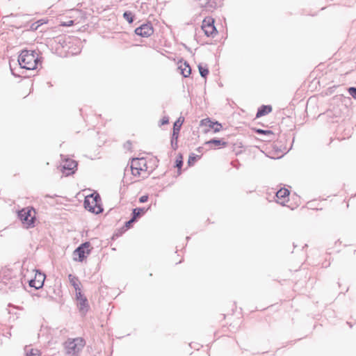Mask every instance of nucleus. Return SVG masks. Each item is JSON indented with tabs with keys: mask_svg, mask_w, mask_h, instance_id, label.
<instances>
[{
	"mask_svg": "<svg viewBox=\"0 0 356 356\" xmlns=\"http://www.w3.org/2000/svg\"><path fill=\"white\" fill-rule=\"evenodd\" d=\"M77 163L74 160L67 159L62 165V171L63 173H65L66 175H70L74 172Z\"/></svg>",
	"mask_w": 356,
	"mask_h": 356,
	"instance_id": "11",
	"label": "nucleus"
},
{
	"mask_svg": "<svg viewBox=\"0 0 356 356\" xmlns=\"http://www.w3.org/2000/svg\"><path fill=\"white\" fill-rule=\"evenodd\" d=\"M314 102H315V98H309V101H308V104H311V103H313Z\"/></svg>",
	"mask_w": 356,
	"mask_h": 356,
	"instance_id": "37",
	"label": "nucleus"
},
{
	"mask_svg": "<svg viewBox=\"0 0 356 356\" xmlns=\"http://www.w3.org/2000/svg\"><path fill=\"white\" fill-rule=\"evenodd\" d=\"M77 306L79 309L80 312L82 314H86V313L88 311L89 309V305L87 298H84L79 300H77Z\"/></svg>",
	"mask_w": 356,
	"mask_h": 356,
	"instance_id": "15",
	"label": "nucleus"
},
{
	"mask_svg": "<svg viewBox=\"0 0 356 356\" xmlns=\"http://www.w3.org/2000/svg\"><path fill=\"white\" fill-rule=\"evenodd\" d=\"M18 63L20 69L29 70H35L39 63H41L38 53L33 50L24 49L18 57Z\"/></svg>",
	"mask_w": 356,
	"mask_h": 356,
	"instance_id": "1",
	"label": "nucleus"
},
{
	"mask_svg": "<svg viewBox=\"0 0 356 356\" xmlns=\"http://www.w3.org/2000/svg\"><path fill=\"white\" fill-rule=\"evenodd\" d=\"M86 345L85 340L81 337L68 339L64 343L66 356H79Z\"/></svg>",
	"mask_w": 356,
	"mask_h": 356,
	"instance_id": "2",
	"label": "nucleus"
},
{
	"mask_svg": "<svg viewBox=\"0 0 356 356\" xmlns=\"http://www.w3.org/2000/svg\"><path fill=\"white\" fill-rule=\"evenodd\" d=\"M289 193L290 192L288 189L281 188L277 191L276 196L278 199L283 200V202H282L283 203L285 202L286 198L289 195Z\"/></svg>",
	"mask_w": 356,
	"mask_h": 356,
	"instance_id": "20",
	"label": "nucleus"
},
{
	"mask_svg": "<svg viewBox=\"0 0 356 356\" xmlns=\"http://www.w3.org/2000/svg\"><path fill=\"white\" fill-rule=\"evenodd\" d=\"M205 145H209L211 148H215L216 147H226L227 142L220 138H213L207 141Z\"/></svg>",
	"mask_w": 356,
	"mask_h": 356,
	"instance_id": "13",
	"label": "nucleus"
},
{
	"mask_svg": "<svg viewBox=\"0 0 356 356\" xmlns=\"http://www.w3.org/2000/svg\"><path fill=\"white\" fill-rule=\"evenodd\" d=\"M14 282H16L17 284H18V285L21 284V283L17 279H15Z\"/></svg>",
	"mask_w": 356,
	"mask_h": 356,
	"instance_id": "39",
	"label": "nucleus"
},
{
	"mask_svg": "<svg viewBox=\"0 0 356 356\" xmlns=\"http://www.w3.org/2000/svg\"><path fill=\"white\" fill-rule=\"evenodd\" d=\"M76 291V300H79L82 298H86L81 292V288H79L77 290H75Z\"/></svg>",
	"mask_w": 356,
	"mask_h": 356,
	"instance_id": "28",
	"label": "nucleus"
},
{
	"mask_svg": "<svg viewBox=\"0 0 356 356\" xmlns=\"http://www.w3.org/2000/svg\"><path fill=\"white\" fill-rule=\"evenodd\" d=\"M146 209L145 208H136L132 211V217L134 219L137 220L138 218H140L146 212Z\"/></svg>",
	"mask_w": 356,
	"mask_h": 356,
	"instance_id": "21",
	"label": "nucleus"
},
{
	"mask_svg": "<svg viewBox=\"0 0 356 356\" xmlns=\"http://www.w3.org/2000/svg\"><path fill=\"white\" fill-rule=\"evenodd\" d=\"M62 40V38H58V42L60 43Z\"/></svg>",
	"mask_w": 356,
	"mask_h": 356,
	"instance_id": "42",
	"label": "nucleus"
},
{
	"mask_svg": "<svg viewBox=\"0 0 356 356\" xmlns=\"http://www.w3.org/2000/svg\"><path fill=\"white\" fill-rule=\"evenodd\" d=\"M272 111V107L270 105H262L260 106L257 112L256 118H260L266 115Z\"/></svg>",
	"mask_w": 356,
	"mask_h": 356,
	"instance_id": "16",
	"label": "nucleus"
},
{
	"mask_svg": "<svg viewBox=\"0 0 356 356\" xmlns=\"http://www.w3.org/2000/svg\"><path fill=\"white\" fill-rule=\"evenodd\" d=\"M332 93V89L331 87L327 88V91L325 92L326 95H331Z\"/></svg>",
	"mask_w": 356,
	"mask_h": 356,
	"instance_id": "36",
	"label": "nucleus"
},
{
	"mask_svg": "<svg viewBox=\"0 0 356 356\" xmlns=\"http://www.w3.org/2000/svg\"><path fill=\"white\" fill-rule=\"evenodd\" d=\"M199 5L205 8L208 10H212L217 6L216 3L213 0H197Z\"/></svg>",
	"mask_w": 356,
	"mask_h": 356,
	"instance_id": "14",
	"label": "nucleus"
},
{
	"mask_svg": "<svg viewBox=\"0 0 356 356\" xmlns=\"http://www.w3.org/2000/svg\"><path fill=\"white\" fill-rule=\"evenodd\" d=\"M202 29L207 37L213 38L217 34V29L214 26V20L211 18L203 20Z\"/></svg>",
	"mask_w": 356,
	"mask_h": 356,
	"instance_id": "6",
	"label": "nucleus"
},
{
	"mask_svg": "<svg viewBox=\"0 0 356 356\" xmlns=\"http://www.w3.org/2000/svg\"><path fill=\"white\" fill-rule=\"evenodd\" d=\"M10 71H11V72H12V74H13V75H14L15 76H19V75L17 74L14 72L13 69L12 68V65H11V64H10Z\"/></svg>",
	"mask_w": 356,
	"mask_h": 356,
	"instance_id": "35",
	"label": "nucleus"
},
{
	"mask_svg": "<svg viewBox=\"0 0 356 356\" xmlns=\"http://www.w3.org/2000/svg\"><path fill=\"white\" fill-rule=\"evenodd\" d=\"M201 126L208 127L213 130L215 133L220 131L222 126L218 122H212L209 118L202 120L200 122Z\"/></svg>",
	"mask_w": 356,
	"mask_h": 356,
	"instance_id": "12",
	"label": "nucleus"
},
{
	"mask_svg": "<svg viewBox=\"0 0 356 356\" xmlns=\"http://www.w3.org/2000/svg\"><path fill=\"white\" fill-rule=\"evenodd\" d=\"M199 159H200V156L195 155L193 153L191 154L188 160V165H193L194 163Z\"/></svg>",
	"mask_w": 356,
	"mask_h": 356,
	"instance_id": "25",
	"label": "nucleus"
},
{
	"mask_svg": "<svg viewBox=\"0 0 356 356\" xmlns=\"http://www.w3.org/2000/svg\"><path fill=\"white\" fill-rule=\"evenodd\" d=\"M175 167L180 169L183 165L182 156L180 154L176 159Z\"/></svg>",
	"mask_w": 356,
	"mask_h": 356,
	"instance_id": "26",
	"label": "nucleus"
},
{
	"mask_svg": "<svg viewBox=\"0 0 356 356\" xmlns=\"http://www.w3.org/2000/svg\"><path fill=\"white\" fill-rule=\"evenodd\" d=\"M198 70L202 77L206 78L209 74V69L207 66L198 65Z\"/></svg>",
	"mask_w": 356,
	"mask_h": 356,
	"instance_id": "23",
	"label": "nucleus"
},
{
	"mask_svg": "<svg viewBox=\"0 0 356 356\" xmlns=\"http://www.w3.org/2000/svg\"><path fill=\"white\" fill-rule=\"evenodd\" d=\"M171 145L174 149H176L178 147L177 139L176 140L175 138H173V136L172 137V139H171Z\"/></svg>",
	"mask_w": 356,
	"mask_h": 356,
	"instance_id": "31",
	"label": "nucleus"
},
{
	"mask_svg": "<svg viewBox=\"0 0 356 356\" xmlns=\"http://www.w3.org/2000/svg\"><path fill=\"white\" fill-rule=\"evenodd\" d=\"M348 92L353 98L356 99V88L350 87L348 89Z\"/></svg>",
	"mask_w": 356,
	"mask_h": 356,
	"instance_id": "30",
	"label": "nucleus"
},
{
	"mask_svg": "<svg viewBox=\"0 0 356 356\" xmlns=\"http://www.w3.org/2000/svg\"><path fill=\"white\" fill-rule=\"evenodd\" d=\"M146 161L144 159L135 158L132 159L129 169L127 167L125 168V173L130 170L134 176L137 177L140 175L141 171L146 170Z\"/></svg>",
	"mask_w": 356,
	"mask_h": 356,
	"instance_id": "5",
	"label": "nucleus"
},
{
	"mask_svg": "<svg viewBox=\"0 0 356 356\" xmlns=\"http://www.w3.org/2000/svg\"><path fill=\"white\" fill-rule=\"evenodd\" d=\"M68 280L70 284L74 287L75 290H77L80 288L81 283L76 276L70 274L68 275Z\"/></svg>",
	"mask_w": 356,
	"mask_h": 356,
	"instance_id": "19",
	"label": "nucleus"
},
{
	"mask_svg": "<svg viewBox=\"0 0 356 356\" xmlns=\"http://www.w3.org/2000/svg\"><path fill=\"white\" fill-rule=\"evenodd\" d=\"M333 141V137L330 136L329 138H323L322 140V144L323 145L329 146Z\"/></svg>",
	"mask_w": 356,
	"mask_h": 356,
	"instance_id": "27",
	"label": "nucleus"
},
{
	"mask_svg": "<svg viewBox=\"0 0 356 356\" xmlns=\"http://www.w3.org/2000/svg\"><path fill=\"white\" fill-rule=\"evenodd\" d=\"M148 195H143L141 196L140 198H139V202L140 203H145L146 202H147L148 200Z\"/></svg>",
	"mask_w": 356,
	"mask_h": 356,
	"instance_id": "34",
	"label": "nucleus"
},
{
	"mask_svg": "<svg viewBox=\"0 0 356 356\" xmlns=\"http://www.w3.org/2000/svg\"><path fill=\"white\" fill-rule=\"evenodd\" d=\"M123 17L129 23L131 24L134 21V15L131 11H125L123 14Z\"/></svg>",
	"mask_w": 356,
	"mask_h": 356,
	"instance_id": "22",
	"label": "nucleus"
},
{
	"mask_svg": "<svg viewBox=\"0 0 356 356\" xmlns=\"http://www.w3.org/2000/svg\"><path fill=\"white\" fill-rule=\"evenodd\" d=\"M73 24V22H72V21H70V22H69V24H67V26H70V25H71V24Z\"/></svg>",
	"mask_w": 356,
	"mask_h": 356,
	"instance_id": "40",
	"label": "nucleus"
},
{
	"mask_svg": "<svg viewBox=\"0 0 356 356\" xmlns=\"http://www.w3.org/2000/svg\"><path fill=\"white\" fill-rule=\"evenodd\" d=\"M127 145H129V147L131 146V143L129 141H127Z\"/></svg>",
	"mask_w": 356,
	"mask_h": 356,
	"instance_id": "41",
	"label": "nucleus"
},
{
	"mask_svg": "<svg viewBox=\"0 0 356 356\" xmlns=\"http://www.w3.org/2000/svg\"><path fill=\"white\" fill-rule=\"evenodd\" d=\"M318 119L324 122V129L331 130L334 124V113L327 110L325 113L320 114Z\"/></svg>",
	"mask_w": 356,
	"mask_h": 356,
	"instance_id": "7",
	"label": "nucleus"
},
{
	"mask_svg": "<svg viewBox=\"0 0 356 356\" xmlns=\"http://www.w3.org/2000/svg\"><path fill=\"white\" fill-rule=\"evenodd\" d=\"M202 149H203V147H199L197 149V151L200 153H201L202 152Z\"/></svg>",
	"mask_w": 356,
	"mask_h": 356,
	"instance_id": "38",
	"label": "nucleus"
},
{
	"mask_svg": "<svg viewBox=\"0 0 356 356\" xmlns=\"http://www.w3.org/2000/svg\"><path fill=\"white\" fill-rule=\"evenodd\" d=\"M83 204L85 209L91 213L99 214L103 211L101 197L97 193H93L86 196Z\"/></svg>",
	"mask_w": 356,
	"mask_h": 356,
	"instance_id": "3",
	"label": "nucleus"
},
{
	"mask_svg": "<svg viewBox=\"0 0 356 356\" xmlns=\"http://www.w3.org/2000/svg\"><path fill=\"white\" fill-rule=\"evenodd\" d=\"M161 125H165V124H167L169 123V118L168 116H164L163 117V118L161 120Z\"/></svg>",
	"mask_w": 356,
	"mask_h": 356,
	"instance_id": "33",
	"label": "nucleus"
},
{
	"mask_svg": "<svg viewBox=\"0 0 356 356\" xmlns=\"http://www.w3.org/2000/svg\"><path fill=\"white\" fill-rule=\"evenodd\" d=\"M25 356H40V351L38 349L31 348L30 350H25Z\"/></svg>",
	"mask_w": 356,
	"mask_h": 356,
	"instance_id": "24",
	"label": "nucleus"
},
{
	"mask_svg": "<svg viewBox=\"0 0 356 356\" xmlns=\"http://www.w3.org/2000/svg\"><path fill=\"white\" fill-rule=\"evenodd\" d=\"M154 33V29L150 23L143 24L135 29V33L141 37L147 38Z\"/></svg>",
	"mask_w": 356,
	"mask_h": 356,
	"instance_id": "9",
	"label": "nucleus"
},
{
	"mask_svg": "<svg viewBox=\"0 0 356 356\" xmlns=\"http://www.w3.org/2000/svg\"><path fill=\"white\" fill-rule=\"evenodd\" d=\"M256 132L259 134H264V135H270L273 134V132L270 130H264L261 129H258L256 130Z\"/></svg>",
	"mask_w": 356,
	"mask_h": 356,
	"instance_id": "29",
	"label": "nucleus"
},
{
	"mask_svg": "<svg viewBox=\"0 0 356 356\" xmlns=\"http://www.w3.org/2000/svg\"><path fill=\"white\" fill-rule=\"evenodd\" d=\"M45 277L46 276L44 273H41L37 270L35 275V278L29 280V284L31 287H33L35 289H39L43 286Z\"/></svg>",
	"mask_w": 356,
	"mask_h": 356,
	"instance_id": "8",
	"label": "nucleus"
},
{
	"mask_svg": "<svg viewBox=\"0 0 356 356\" xmlns=\"http://www.w3.org/2000/svg\"><path fill=\"white\" fill-rule=\"evenodd\" d=\"M89 242H85L82 244H81L76 250L74 251V255H78V261H83L84 259L86 258V252L87 254L90 253V250H88V248L90 246Z\"/></svg>",
	"mask_w": 356,
	"mask_h": 356,
	"instance_id": "10",
	"label": "nucleus"
},
{
	"mask_svg": "<svg viewBox=\"0 0 356 356\" xmlns=\"http://www.w3.org/2000/svg\"><path fill=\"white\" fill-rule=\"evenodd\" d=\"M179 69L180 70L181 74L184 77L189 76L191 73V68L188 63H187L186 62H184V63H181V64L179 66Z\"/></svg>",
	"mask_w": 356,
	"mask_h": 356,
	"instance_id": "17",
	"label": "nucleus"
},
{
	"mask_svg": "<svg viewBox=\"0 0 356 356\" xmlns=\"http://www.w3.org/2000/svg\"><path fill=\"white\" fill-rule=\"evenodd\" d=\"M136 220L135 219H134L133 217H131V218L128 220L127 222H125V227L129 229L131 227L132 223H134V222H136Z\"/></svg>",
	"mask_w": 356,
	"mask_h": 356,
	"instance_id": "32",
	"label": "nucleus"
},
{
	"mask_svg": "<svg viewBox=\"0 0 356 356\" xmlns=\"http://www.w3.org/2000/svg\"><path fill=\"white\" fill-rule=\"evenodd\" d=\"M35 211L33 207H26L19 211L18 218L26 228L34 227Z\"/></svg>",
	"mask_w": 356,
	"mask_h": 356,
	"instance_id": "4",
	"label": "nucleus"
},
{
	"mask_svg": "<svg viewBox=\"0 0 356 356\" xmlns=\"http://www.w3.org/2000/svg\"><path fill=\"white\" fill-rule=\"evenodd\" d=\"M184 120L181 121L180 120V118H179L175 123L173 126V134L172 136L173 138H175L177 140L178 138L179 132L180 131V128L181 124H183Z\"/></svg>",
	"mask_w": 356,
	"mask_h": 356,
	"instance_id": "18",
	"label": "nucleus"
}]
</instances>
